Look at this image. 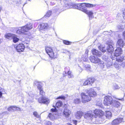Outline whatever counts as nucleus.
Returning <instances> with one entry per match:
<instances>
[{
    "label": "nucleus",
    "instance_id": "obj_21",
    "mask_svg": "<svg viewBox=\"0 0 125 125\" xmlns=\"http://www.w3.org/2000/svg\"><path fill=\"white\" fill-rule=\"evenodd\" d=\"M112 45L109 44L108 45L107 47V50L108 52H112L114 50L113 46L112 45L114 44L113 43L112 44Z\"/></svg>",
    "mask_w": 125,
    "mask_h": 125
},
{
    "label": "nucleus",
    "instance_id": "obj_14",
    "mask_svg": "<svg viewBox=\"0 0 125 125\" xmlns=\"http://www.w3.org/2000/svg\"><path fill=\"white\" fill-rule=\"evenodd\" d=\"M24 46L23 44L20 43L17 46L16 49L18 52H22L24 50Z\"/></svg>",
    "mask_w": 125,
    "mask_h": 125
},
{
    "label": "nucleus",
    "instance_id": "obj_43",
    "mask_svg": "<svg viewBox=\"0 0 125 125\" xmlns=\"http://www.w3.org/2000/svg\"><path fill=\"white\" fill-rule=\"evenodd\" d=\"M120 87L117 85H115L113 87V89L114 90L118 89Z\"/></svg>",
    "mask_w": 125,
    "mask_h": 125
},
{
    "label": "nucleus",
    "instance_id": "obj_42",
    "mask_svg": "<svg viewBox=\"0 0 125 125\" xmlns=\"http://www.w3.org/2000/svg\"><path fill=\"white\" fill-rule=\"evenodd\" d=\"M65 97L64 96H59L57 98H56V99H62L64 100L65 99Z\"/></svg>",
    "mask_w": 125,
    "mask_h": 125
},
{
    "label": "nucleus",
    "instance_id": "obj_5",
    "mask_svg": "<svg viewBox=\"0 0 125 125\" xmlns=\"http://www.w3.org/2000/svg\"><path fill=\"white\" fill-rule=\"evenodd\" d=\"M113 100L111 96H105L104 98V104L105 105H110L112 104Z\"/></svg>",
    "mask_w": 125,
    "mask_h": 125
},
{
    "label": "nucleus",
    "instance_id": "obj_17",
    "mask_svg": "<svg viewBox=\"0 0 125 125\" xmlns=\"http://www.w3.org/2000/svg\"><path fill=\"white\" fill-rule=\"evenodd\" d=\"M112 104L114 106L117 108L120 105V103L117 100V99L113 100Z\"/></svg>",
    "mask_w": 125,
    "mask_h": 125
},
{
    "label": "nucleus",
    "instance_id": "obj_29",
    "mask_svg": "<svg viewBox=\"0 0 125 125\" xmlns=\"http://www.w3.org/2000/svg\"><path fill=\"white\" fill-rule=\"evenodd\" d=\"M118 62L116 61L114 64V67L117 69H119L120 66V65L118 63Z\"/></svg>",
    "mask_w": 125,
    "mask_h": 125
},
{
    "label": "nucleus",
    "instance_id": "obj_23",
    "mask_svg": "<svg viewBox=\"0 0 125 125\" xmlns=\"http://www.w3.org/2000/svg\"><path fill=\"white\" fill-rule=\"evenodd\" d=\"M48 27V24L47 23H43L41 24L40 29L43 30L47 28Z\"/></svg>",
    "mask_w": 125,
    "mask_h": 125
},
{
    "label": "nucleus",
    "instance_id": "obj_6",
    "mask_svg": "<svg viewBox=\"0 0 125 125\" xmlns=\"http://www.w3.org/2000/svg\"><path fill=\"white\" fill-rule=\"evenodd\" d=\"M45 50L47 53L50 57L52 58H54V54L52 48L48 46H46Z\"/></svg>",
    "mask_w": 125,
    "mask_h": 125
},
{
    "label": "nucleus",
    "instance_id": "obj_48",
    "mask_svg": "<svg viewBox=\"0 0 125 125\" xmlns=\"http://www.w3.org/2000/svg\"><path fill=\"white\" fill-rule=\"evenodd\" d=\"M121 65L123 67L125 66V62H123L121 63Z\"/></svg>",
    "mask_w": 125,
    "mask_h": 125
},
{
    "label": "nucleus",
    "instance_id": "obj_35",
    "mask_svg": "<svg viewBox=\"0 0 125 125\" xmlns=\"http://www.w3.org/2000/svg\"><path fill=\"white\" fill-rule=\"evenodd\" d=\"M106 66L107 68H109L112 66V62H109L106 64Z\"/></svg>",
    "mask_w": 125,
    "mask_h": 125
},
{
    "label": "nucleus",
    "instance_id": "obj_36",
    "mask_svg": "<svg viewBox=\"0 0 125 125\" xmlns=\"http://www.w3.org/2000/svg\"><path fill=\"white\" fill-rule=\"evenodd\" d=\"M67 74L68 75L69 78H71L73 77V75L71 74V72L70 71H68Z\"/></svg>",
    "mask_w": 125,
    "mask_h": 125
},
{
    "label": "nucleus",
    "instance_id": "obj_49",
    "mask_svg": "<svg viewBox=\"0 0 125 125\" xmlns=\"http://www.w3.org/2000/svg\"><path fill=\"white\" fill-rule=\"evenodd\" d=\"M88 52H89L88 50H86L85 53V55L88 56Z\"/></svg>",
    "mask_w": 125,
    "mask_h": 125
},
{
    "label": "nucleus",
    "instance_id": "obj_59",
    "mask_svg": "<svg viewBox=\"0 0 125 125\" xmlns=\"http://www.w3.org/2000/svg\"><path fill=\"white\" fill-rule=\"evenodd\" d=\"M111 58L112 59V60H113V58H112V57H111Z\"/></svg>",
    "mask_w": 125,
    "mask_h": 125
},
{
    "label": "nucleus",
    "instance_id": "obj_1",
    "mask_svg": "<svg viewBox=\"0 0 125 125\" xmlns=\"http://www.w3.org/2000/svg\"><path fill=\"white\" fill-rule=\"evenodd\" d=\"M94 113L96 115L99 117V121H96V118L94 117L91 111L88 112L84 115V118L87 119L88 120V122L91 124L102 123V122L100 120L101 118L104 115V112L101 110L97 109L94 111Z\"/></svg>",
    "mask_w": 125,
    "mask_h": 125
},
{
    "label": "nucleus",
    "instance_id": "obj_18",
    "mask_svg": "<svg viewBox=\"0 0 125 125\" xmlns=\"http://www.w3.org/2000/svg\"><path fill=\"white\" fill-rule=\"evenodd\" d=\"M117 44H118L119 46L123 47L124 46H125V43L122 39H119L117 41Z\"/></svg>",
    "mask_w": 125,
    "mask_h": 125
},
{
    "label": "nucleus",
    "instance_id": "obj_20",
    "mask_svg": "<svg viewBox=\"0 0 125 125\" xmlns=\"http://www.w3.org/2000/svg\"><path fill=\"white\" fill-rule=\"evenodd\" d=\"M80 5H78V6H75V8H77V9L80 10L82 11V10L81 9H79L78 8L82 7L83 9L84 8L85 9H86L84 7V6H86V3H83L80 4Z\"/></svg>",
    "mask_w": 125,
    "mask_h": 125
},
{
    "label": "nucleus",
    "instance_id": "obj_16",
    "mask_svg": "<svg viewBox=\"0 0 125 125\" xmlns=\"http://www.w3.org/2000/svg\"><path fill=\"white\" fill-rule=\"evenodd\" d=\"M83 115V113L82 111H78L75 114V117L77 119H80L81 118Z\"/></svg>",
    "mask_w": 125,
    "mask_h": 125
},
{
    "label": "nucleus",
    "instance_id": "obj_7",
    "mask_svg": "<svg viewBox=\"0 0 125 125\" xmlns=\"http://www.w3.org/2000/svg\"><path fill=\"white\" fill-rule=\"evenodd\" d=\"M86 93L90 97H93L97 95V93L93 88L88 89L86 90Z\"/></svg>",
    "mask_w": 125,
    "mask_h": 125
},
{
    "label": "nucleus",
    "instance_id": "obj_34",
    "mask_svg": "<svg viewBox=\"0 0 125 125\" xmlns=\"http://www.w3.org/2000/svg\"><path fill=\"white\" fill-rule=\"evenodd\" d=\"M52 12L50 11H48L45 15L46 17H49L51 15Z\"/></svg>",
    "mask_w": 125,
    "mask_h": 125
},
{
    "label": "nucleus",
    "instance_id": "obj_50",
    "mask_svg": "<svg viewBox=\"0 0 125 125\" xmlns=\"http://www.w3.org/2000/svg\"><path fill=\"white\" fill-rule=\"evenodd\" d=\"M12 110L13 111H16V107L15 106H12Z\"/></svg>",
    "mask_w": 125,
    "mask_h": 125
},
{
    "label": "nucleus",
    "instance_id": "obj_15",
    "mask_svg": "<svg viewBox=\"0 0 125 125\" xmlns=\"http://www.w3.org/2000/svg\"><path fill=\"white\" fill-rule=\"evenodd\" d=\"M71 114V111L67 108H65L63 112V115L66 117H68Z\"/></svg>",
    "mask_w": 125,
    "mask_h": 125
},
{
    "label": "nucleus",
    "instance_id": "obj_27",
    "mask_svg": "<svg viewBox=\"0 0 125 125\" xmlns=\"http://www.w3.org/2000/svg\"><path fill=\"white\" fill-rule=\"evenodd\" d=\"M98 48L103 52H105L106 51V49L104 47V45L99 46Z\"/></svg>",
    "mask_w": 125,
    "mask_h": 125
},
{
    "label": "nucleus",
    "instance_id": "obj_31",
    "mask_svg": "<svg viewBox=\"0 0 125 125\" xmlns=\"http://www.w3.org/2000/svg\"><path fill=\"white\" fill-rule=\"evenodd\" d=\"M80 102V100L79 98H76L74 99L73 102L75 104H78Z\"/></svg>",
    "mask_w": 125,
    "mask_h": 125
},
{
    "label": "nucleus",
    "instance_id": "obj_52",
    "mask_svg": "<svg viewBox=\"0 0 125 125\" xmlns=\"http://www.w3.org/2000/svg\"><path fill=\"white\" fill-rule=\"evenodd\" d=\"M77 121L76 120H73V123L75 124V125H76L77 124Z\"/></svg>",
    "mask_w": 125,
    "mask_h": 125
},
{
    "label": "nucleus",
    "instance_id": "obj_32",
    "mask_svg": "<svg viewBox=\"0 0 125 125\" xmlns=\"http://www.w3.org/2000/svg\"><path fill=\"white\" fill-rule=\"evenodd\" d=\"M96 5L95 4H92L88 3H86V7H95Z\"/></svg>",
    "mask_w": 125,
    "mask_h": 125
},
{
    "label": "nucleus",
    "instance_id": "obj_2",
    "mask_svg": "<svg viewBox=\"0 0 125 125\" xmlns=\"http://www.w3.org/2000/svg\"><path fill=\"white\" fill-rule=\"evenodd\" d=\"M33 27L32 24L28 23L24 26L17 28L16 29V33L19 34H22L30 36L31 34L28 32L29 30L31 29Z\"/></svg>",
    "mask_w": 125,
    "mask_h": 125
},
{
    "label": "nucleus",
    "instance_id": "obj_37",
    "mask_svg": "<svg viewBox=\"0 0 125 125\" xmlns=\"http://www.w3.org/2000/svg\"><path fill=\"white\" fill-rule=\"evenodd\" d=\"M88 80L89 81V84L91 85L94 82V80L93 78H90Z\"/></svg>",
    "mask_w": 125,
    "mask_h": 125
},
{
    "label": "nucleus",
    "instance_id": "obj_24",
    "mask_svg": "<svg viewBox=\"0 0 125 125\" xmlns=\"http://www.w3.org/2000/svg\"><path fill=\"white\" fill-rule=\"evenodd\" d=\"M6 91L3 88L0 87V98H1L2 94H5Z\"/></svg>",
    "mask_w": 125,
    "mask_h": 125
},
{
    "label": "nucleus",
    "instance_id": "obj_44",
    "mask_svg": "<svg viewBox=\"0 0 125 125\" xmlns=\"http://www.w3.org/2000/svg\"><path fill=\"white\" fill-rule=\"evenodd\" d=\"M124 16H123V18L125 20V8L123 10V13Z\"/></svg>",
    "mask_w": 125,
    "mask_h": 125
},
{
    "label": "nucleus",
    "instance_id": "obj_30",
    "mask_svg": "<svg viewBox=\"0 0 125 125\" xmlns=\"http://www.w3.org/2000/svg\"><path fill=\"white\" fill-rule=\"evenodd\" d=\"M62 105V103L61 101H59L56 103V106L58 108L60 107Z\"/></svg>",
    "mask_w": 125,
    "mask_h": 125
},
{
    "label": "nucleus",
    "instance_id": "obj_28",
    "mask_svg": "<svg viewBox=\"0 0 125 125\" xmlns=\"http://www.w3.org/2000/svg\"><path fill=\"white\" fill-rule=\"evenodd\" d=\"M13 41L14 43H16L19 41V39L17 38L16 35H13L12 37Z\"/></svg>",
    "mask_w": 125,
    "mask_h": 125
},
{
    "label": "nucleus",
    "instance_id": "obj_51",
    "mask_svg": "<svg viewBox=\"0 0 125 125\" xmlns=\"http://www.w3.org/2000/svg\"><path fill=\"white\" fill-rule=\"evenodd\" d=\"M63 52V53H66V54H69L70 52L69 51H65L64 52Z\"/></svg>",
    "mask_w": 125,
    "mask_h": 125
},
{
    "label": "nucleus",
    "instance_id": "obj_47",
    "mask_svg": "<svg viewBox=\"0 0 125 125\" xmlns=\"http://www.w3.org/2000/svg\"><path fill=\"white\" fill-rule=\"evenodd\" d=\"M78 70L79 72H82L83 69L80 66H79V68L78 69Z\"/></svg>",
    "mask_w": 125,
    "mask_h": 125
},
{
    "label": "nucleus",
    "instance_id": "obj_25",
    "mask_svg": "<svg viewBox=\"0 0 125 125\" xmlns=\"http://www.w3.org/2000/svg\"><path fill=\"white\" fill-rule=\"evenodd\" d=\"M13 35L11 33H7L5 35V37L6 38L9 39H11Z\"/></svg>",
    "mask_w": 125,
    "mask_h": 125
},
{
    "label": "nucleus",
    "instance_id": "obj_4",
    "mask_svg": "<svg viewBox=\"0 0 125 125\" xmlns=\"http://www.w3.org/2000/svg\"><path fill=\"white\" fill-rule=\"evenodd\" d=\"M89 59L92 62L96 64L98 63L99 64L103 65L104 62L101 60L93 56H91L89 58Z\"/></svg>",
    "mask_w": 125,
    "mask_h": 125
},
{
    "label": "nucleus",
    "instance_id": "obj_55",
    "mask_svg": "<svg viewBox=\"0 0 125 125\" xmlns=\"http://www.w3.org/2000/svg\"><path fill=\"white\" fill-rule=\"evenodd\" d=\"M29 95L30 96H31V97H33V95H30V94H29Z\"/></svg>",
    "mask_w": 125,
    "mask_h": 125
},
{
    "label": "nucleus",
    "instance_id": "obj_53",
    "mask_svg": "<svg viewBox=\"0 0 125 125\" xmlns=\"http://www.w3.org/2000/svg\"><path fill=\"white\" fill-rule=\"evenodd\" d=\"M123 34L124 35V39L125 40V31L123 32Z\"/></svg>",
    "mask_w": 125,
    "mask_h": 125
},
{
    "label": "nucleus",
    "instance_id": "obj_57",
    "mask_svg": "<svg viewBox=\"0 0 125 125\" xmlns=\"http://www.w3.org/2000/svg\"><path fill=\"white\" fill-rule=\"evenodd\" d=\"M68 125H71V124H69Z\"/></svg>",
    "mask_w": 125,
    "mask_h": 125
},
{
    "label": "nucleus",
    "instance_id": "obj_12",
    "mask_svg": "<svg viewBox=\"0 0 125 125\" xmlns=\"http://www.w3.org/2000/svg\"><path fill=\"white\" fill-rule=\"evenodd\" d=\"M122 49L120 48H117L115 50L114 53L115 56H117L121 55L122 54Z\"/></svg>",
    "mask_w": 125,
    "mask_h": 125
},
{
    "label": "nucleus",
    "instance_id": "obj_45",
    "mask_svg": "<svg viewBox=\"0 0 125 125\" xmlns=\"http://www.w3.org/2000/svg\"><path fill=\"white\" fill-rule=\"evenodd\" d=\"M46 123V125H52L51 122L50 121H47Z\"/></svg>",
    "mask_w": 125,
    "mask_h": 125
},
{
    "label": "nucleus",
    "instance_id": "obj_13",
    "mask_svg": "<svg viewBox=\"0 0 125 125\" xmlns=\"http://www.w3.org/2000/svg\"><path fill=\"white\" fill-rule=\"evenodd\" d=\"M123 120V118H118L113 120L112 122V124L113 125L118 124L122 122Z\"/></svg>",
    "mask_w": 125,
    "mask_h": 125
},
{
    "label": "nucleus",
    "instance_id": "obj_54",
    "mask_svg": "<svg viewBox=\"0 0 125 125\" xmlns=\"http://www.w3.org/2000/svg\"><path fill=\"white\" fill-rule=\"evenodd\" d=\"M16 110H19L20 111L21 110V109L19 108L16 107Z\"/></svg>",
    "mask_w": 125,
    "mask_h": 125
},
{
    "label": "nucleus",
    "instance_id": "obj_19",
    "mask_svg": "<svg viewBox=\"0 0 125 125\" xmlns=\"http://www.w3.org/2000/svg\"><path fill=\"white\" fill-rule=\"evenodd\" d=\"M92 52L93 54L99 56H100L101 53V52L94 49L92 50Z\"/></svg>",
    "mask_w": 125,
    "mask_h": 125
},
{
    "label": "nucleus",
    "instance_id": "obj_41",
    "mask_svg": "<svg viewBox=\"0 0 125 125\" xmlns=\"http://www.w3.org/2000/svg\"><path fill=\"white\" fill-rule=\"evenodd\" d=\"M63 43L64 44L66 45H69L70 44V42L69 41L64 40L63 41Z\"/></svg>",
    "mask_w": 125,
    "mask_h": 125
},
{
    "label": "nucleus",
    "instance_id": "obj_58",
    "mask_svg": "<svg viewBox=\"0 0 125 125\" xmlns=\"http://www.w3.org/2000/svg\"><path fill=\"white\" fill-rule=\"evenodd\" d=\"M43 60H46L44 59H43Z\"/></svg>",
    "mask_w": 125,
    "mask_h": 125
},
{
    "label": "nucleus",
    "instance_id": "obj_8",
    "mask_svg": "<svg viewBox=\"0 0 125 125\" xmlns=\"http://www.w3.org/2000/svg\"><path fill=\"white\" fill-rule=\"evenodd\" d=\"M52 112L49 114L48 117L51 120L54 119L55 117L56 114L57 113V110L56 108H52L51 109Z\"/></svg>",
    "mask_w": 125,
    "mask_h": 125
},
{
    "label": "nucleus",
    "instance_id": "obj_60",
    "mask_svg": "<svg viewBox=\"0 0 125 125\" xmlns=\"http://www.w3.org/2000/svg\"><path fill=\"white\" fill-rule=\"evenodd\" d=\"M111 55H112V53H111Z\"/></svg>",
    "mask_w": 125,
    "mask_h": 125
},
{
    "label": "nucleus",
    "instance_id": "obj_9",
    "mask_svg": "<svg viewBox=\"0 0 125 125\" xmlns=\"http://www.w3.org/2000/svg\"><path fill=\"white\" fill-rule=\"evenodd\" d=\"M78 8L79 9H81L82 10V11L84 12L88 15L90 19L94 18V16L93 15V13L92 11L87 10L86 9H85L84 8L83 9L82 7L81 8Z\"/></svg>",
    "mask_w": 125,
    "mask_h": 125
},
{
    "label": "nucleus",
    "instance_id": "obj_22",
    "mask_svg": "<svg viewBox=\"0 0 125 125\" xmlns=\"http://www.w3.org/2000/svg\"><path fill=\"white\" fill-rule=\"evenodd\" d=\"M116 61L118 62H122L124 60V57L121 55L116 57Z\"/></svg>",
    "mask_w": 125,
    "mask_h": 125
},
{
    "label": "nucleus",
    "instance_id": "obj_38",
    "mask_svg": "<svg viewBox=\"0 0 125 125\" xmlns=\"http://www.w3.org/2000/svg\"><path fill=\"white\" fill-rule=\"evenodd\" d=\"M89 81L88 80H86L84 82L83 85L85 86L89 84Z\"/></svg>",
    "mask_w": 125,
    "mask_h": 125
},
{
    "label": "nucleus",
    "instance_id": "obj_3",
    "mask_svg": "<svg viewBox=\"0 0 125 125\" xmlns=\"http://www.w3.org/2000/svg\"><path fill=\"white\" fill-rule=\"evenodd\" d=\"M81 100L83 103H85L90 101L91 98L88 94L84 93H82L81 94Z\"/></svg>",
    "mask_w": 125,
    "mask_h": 125
},
{
    "label": "nucleus",
    "instance_id": "obj_40",
    "mask_svg": "<svg viewBox=\"0 0 125 125\" xmlns=\"http://www.w3.org/2000/svg\"><path fill=\"white\" fill-rule=\"evenodd\" d=\"M88 56L85 55V57H84L83 56H82L81 59L84 61H86L87 59Z\"/></svg>",
    "mask_w": 125,
    "mask_h": 125
},
{
    "label": "nucleus",
    "instance_id": "obj_26",
    "mask_svg": "<svg viewBox=\"0 0 125 125\" xmlns=\"http://www.w3.org/2000/svg\"><path fill=\"white\" fill-rule=\"evenodd\" d=\"M112 114L110 112L108 111L106 112L105 116L107 118H110L112 116Z\"/></svg>",
    "mask_w": 125,
    "mask_h": 125
},
{
    "label": "nucleus",
    "instance_id": "obj_46",
    "mask_svg": "<svg viewBox=\"0 0 125 125\" xmlns=\"http://www.w3.org/2000/svg\"><path fill=\"white\" fill-rule=\"evenodd\" d=\"M12 106H11L9 107L8 108V110L9 111H10L12 110Z\"/></svg>",
    "mask_w": 125,
    "mask_h": 125
},
{
    "label": "nucleus",
    "instance_id": "obj_56",
    "mask_svg": "<svg viewBox=\"0 0 125 125\" xmlns=\"http://www.w3.org/2000/svg\"><path fill=\"white\" fill-rule=\"evenodd\" d=\"M119 100H123V99H119Z\"/></svg>",
    "mask_w": 125,
    "mask_h": 125
},
{
    "label": "nucleus",
    "instance_id": "obj_39",
    "mask_svg": "<svg viewBox=\"0 0 125 125\" xmlns=\"http://www.w3.org/2000/svg\"><path fill=\"white\" fill-rule=\"evenodd\" d=\"M33 115L35 117L37 118H39L40 117L39 115L36 112H33Z\"/></svg>",
    "mask_w": 125,
    "mask_h": 125
},
{
    "label": "nucleus",
    "instance_id": "obj_33",
    "mask_svg": "<svg viewBox=\"0 0 125 125\" xmlns=\"http://www.w3.org/2000/svg\"><path fill=\"white\" fill-rule=\"evenodd\" d=\"M83 65L84 67L86 68H87L88 69L89 68V69H88V70L89 71H91V70L90 69L91 68H90V65L89 64H83Z\"/></svg>",
    "mask_w": 125,
    "mask_h": 125
},
{
    "label": "nucleus",
    "instance_id": "obj_11",
    "mask_svg": "<svg viewBox=\"0 0 125 125\" xmlns=\"http://www.w3.org/2000/svg\"><path fill=\"white\" fill-rule=\"evenodd\" d=\"M35 83L37 86L38 88L40 90V94L42 95V97L45 95V93L43 90V89L42 86L39 84V83L38 82H36Z\"/></svg>",
    "mask_w": 125,
    "mask_h": 125
},
{
    "label": "nucleus",
    "instance_id": "obj_10",
    "mask_svg": "<svg viewBox=\"0 0 125 125\" xmlns=\"http://www.w3.org/2000/svg\"><path fill=\"white\" fill-rule=\"evenodd\" d=\"M38 101L40 103L47 104L49 103V100L48 99L44 96L39 98L38 99Z\"/></svg>",
    "mask_w": 125,
    "mask_h": 125
}]
</instances>
